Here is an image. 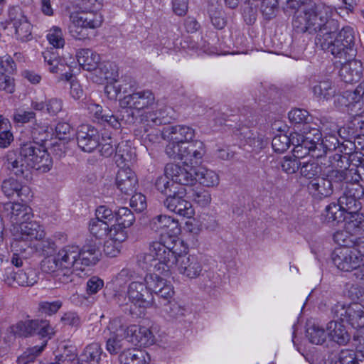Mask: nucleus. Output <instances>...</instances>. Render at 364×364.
I'll return each mask as SVG.
<instances>
[{"mask_svg": "<svg viewBox=\"0 0 364 364\" xmlns=\"http://www.w3.org/2000/svg\"><path fill=\"white\" fill-rule=\"evenodd\" d=\"M314 95L323 100H329L334 96L336 88L330 80H323L318 82L313 87Z\"/></svg>", "mask_w": 364, "mask_h": 364, "instance_id": "47", "label": "nucleus"}, {"mask_svg": "<svg viewBox=\"0 0 364 364\" xmlns=\"http://www.w3.org/2000/svg\"><path fill=\"white\" fill-rule=\"evenodd\" d=\"M327 331L331 338L340 345H344L350 341V334L346 327L337 321H330Z\"/></svg>", "mask_w": 364, "mask_h": 364, "instance_id": "37", "label": "nucleus"}, {"mask_svg": "<svg viewBox=\"0 0 364 364\" xmlns=\"http://www.w3.org/2000/svg\"><path fill=\"white\" fill-rule=\"evenodd\" d=\"M346 214L337 203H332L327 205L321 215L323 223L334 225L344 220Z\"/></svg>", "mask_w": 364, "mask_h": 364, "instance_id": "41", "label": "nucleus"}, {"mask_svg": "<svg viewBox=\"0 0 364 364\" xmlns=\"http://www.w3.org/2000/svg\"><path fill=\"white\" fill-rule=\"evenodd\" d=\"M331 364H364V360H358L352 350H342L333 356Z\"/></svg>", "mask_w": 364, "mask_h": 364, "instance_id": "48", "label": "nucleus"}, {"mask_svg": "<svg viewBox=\"0 0 364 364\" xmlns=\"http://www.w3.org/2000/svg\"><path fill=\"white\" fill-rule=\"evenodd\" d=\"M335 174H339L341 178H346V182L359 183L360 180L364 181V164L359 168H352L351 170L343 172V173L336 172Z\"/></svg>", "mask_w": 364, "mask_h": 364, "instance_id": "62", "label": "nucleus"}, {"mask_svg": "<svg viewBox=\"0 0 364 364\" xmlns=\"http://www.w3.org/2000/svg\"><path fill=\"white\" fill-rule=\"evenodd\" d=\"M345 191L338 200V205L346 215L355 213L361 208L360 199L364 196L363 187L357 183L346 182Z\"/></svg>", "mask_w": 364, "mask_h": 364, "instance_id": "8", "label": "nucleus"}, {"mask_svg": "<svg viewBox=\"0 0 364 364\" xmlns=\"http://www.w3.org/2000/svg\"><path fill=\"white\" fill-rule=\"evenodd\" d=\"M78 147L84 152L91 153L100 144L98 130L90 124L80 125L76 132Z\"/></svg>", "mask_w": 364, "mask_h": 364, "instance_id": "16", "label": "nucleus"}, {"mask_svg": "<svg viewBox=\"0 0 364 364\" xmlns=\"http://www.w3.org/2000/svg\"><path fill=\"white\" fill-rule=\"evenodd\" d=\"M114 158L118 166L131 162L134 159V152L127 141H122L117 145Z\"/></svg>", "mask_w": 364, "mask_h": 364, "instance_id": "46", "label": "nucleus"}, {"mask_svg": "<svg viewBox=\"0 0 364 364\" xmlns=\"http://www.w3.org/2000/svg\"><path fill=\"white\" fill-rule=\"evenodd\" d=\"M1 190L8 198L14 197L15 195L19 198H26L27 195L30 193L28 186H23L21 182L12 177L3 181Z\"/></svg>", "mask_w": 364, "mask_h": 364, "instance_id": "30", "label": "nucleus"}, {"mask_svg": "<svg viewBox=\"0 0 364 364\" xmlns=\"http://www.w3.org/2000/svg\"><path fill=\"white\" fill-rule=\"evenodd\" d=\"M9 21L15 29V35L18 40L26 42L32 39V25L20 7L9 8Z\"/></svg>", "mask_w": 364, "mask_h": 364, "instance_id": "12", "label": "nucleus"}, {"mask_svg": "<svg viewBox=\"0 0 364 364\" xmlns=\"http://www.w3.org/2000/svg\"><path fill=\"white\" fill-rule=\"evenodd\" d=\"M150 227L155 232L162 230L168 235L176 234L179 230L178 222L165 215L154 217L151 220Z\"/></svg>", "mask_w": 364, "mask_h": 364, "instance_id": "29", "label": "nucleus"}, {"mask_svg": "<svg viewBox=\"0 0 364 364\" xmlns=\"http://www.w3.org/2000/svg\"><path fill=\"white\" fill-rule=\"evenodd\" d=\"M36 320L21 321L12 327V332L20 337H27L35 333Z\"/></svg>", "mask_w": 364, "mask_h": 364, "instance_id": "56", "label": "nucleus"}, {"mask_svg": "<svg viewBox=\"0 0 364 364\" xmlns=\"http://www.w3.org/2000/svg\"><path fill=\"white\" fill-rule=\"evenodd\" d=\"M238 137L243 145H248L253 151H259L263 149L267 144L263 134L259 133L255 129H252L248 127H242L238 131Z\"/></svg>", "mask_w": 364, "mask_h": 364, "instance_id": "25", "label": "nucleus"}, {"mask_svg": "<svg viewBox=\"0 0 364 364\" xmlns=\"http://www.w3.org/2000/svg\"><path fill=\"white\" fill-rule=\"evenodd\" d=\"M68 32L75 39L84 40L90 38V31L99 28L102 16L95 12L80 13L71 16Z\"/></svg>", "mask_w": 364, "mask_h": 364, "instance_id": "4", "label": "nucleus"}, {"mask_svg": "<svg viewBox=\"0 0 364 364\" xmlns=\"http://www.w3.org/2000/svg\"><path fill=\"white\" fill-rule=\"evenodd\" d=\"M199 182L200 184L206 187H213L219 184V176L213 171L204 167L196 168L195 170V183Z\"/></svg>", "mask_w": 364, "mask_h": 364, "instance_id": "38", "label": "nucleus"}, {"mask_svg": "<svg viewBox=\"0 0 364 364\" xmlns=\"http://www.w3.org/2000/svg\"><path fill=\"white\" fill-rule=\"evenodd\" d=\"M102 349L97 343L87 345L77 358L78 364H100Z\"/></svg>", "mask_w": 364, "mask_h": 364, "instance_id": "36", "label": "nucleus"}, {"mask_svg": "<svg viewBox=\"0 0 364 364\" xmlns=\"http://www.w3.org/2000/svg\"><path fill=\"white\" fill-rule=\"evenodd\" d=\"M333 238L339 247L353 248L358 237L344 226L343 229L338 230L333 234Z\"/></svg>", "mask_w": 364, "mask_h": 364, "instance_id": "45", "label": "nucleus"}, {"mask_svg": "<svg viewBox=\"0 0 364 364\" xmlns=\"http://www.w3.org/2000/svg\"><path fill=\"white\" fill-rule=\"evenodd\" d=\"M339 76L346 83H353L358 81L361 77V72L358 70V63L355 61H345L340 68Z\"/></svg>", "mask_w": 364, "mask_h": 364, "instance_id": "39", "label": "nucleus"}, {"mask_svg": "<svg viewBox=\"0 0 364 364\" xmlns=\"http://www.w3.org/2000/svg\"><path fill=\"white\" fill-rule=\"evenodd\" d=\"M334 318L346 321L357 331H364V306L355 302L346 305L338 302L331 308Z\"/></svg>", "mask_w": 364, "mask_h": 364, "instance_id": "6", "label": "nucleus"}, {"mask_svg": "<svg viewBox=\"0 0 364 364\" xmlns=\"http://www.w3.org/2000/svg\"><path fill=\"white\" fill-rule=\"evenodd\" d=\"M109 336L107 338L106 350L111 355L120 354L127 350V326L124 325L119 318L112 320L108 326Z\"/></svg>", "mask_w": 364, "mask_h": 364, "instance_id": "7", "label": "nucleus"}, {"mask_svg": "<svg viewBox=\"0 0 364 364\" xmlns=\"http://www.w3.org/2000/svg\"><path fill=\"white\" fill-rule=\"evenodd\" d=\"M14 281L20 286L30 287L34 285L38 280V271L29 267L23 270L14 272Z\"/></svg>", "mask_w": 364, "mask_h": 364, "instance_id": "40", "label": "nucleus"}, {"mask_svg": "<svg viewBox=\"0 0 364 364\" xmlns=\"http://www.w3.org/2000/svg\"><path fill=\"white\" fill-rule=\"evenodd\" d=\"M306 336L311 343L316 345L322 344L326 338L325 330L316 324L308 325Z\"/></svg>", "mask_w": 364, "mask_h": 364, "instance_id": "52", "label": "nucleus"}, {"mask_svg": "<svg viewBox=\"0 0 364 364\" xmlns=\"http://www.w3.org/2000/svg\"><path fill=\"white\" fill-rule=\"evenodd\" d=\"M168 141L169 142L165 149V152L167 156L175 160H183L184 159V153H183V150H184L186 145L181 143H178L174 140Z\"/></svg>", "mask_w": 364, "mask_h": 364, "instance_id": "57", "label": "nucleus"}, {"mask_svg": "<svg viewBox=\"0 0 364 364\" xmlns=\"http://www.w3.org/2000/svg\"><path fill=\"white\" fill-rule=\"evenodd\" d=\"M52 164L47 151L41 144L31 141L21 146L18 155L9 151L4 164L11 173L27 180L31 178V169L46 173L50 170Z\"/></svg>", "mask_w": 364, "mask_h": 364, "instance_id": "3", "label": "nucleus"}, {"mask_svg": "<svg viewBox=\"0 0 364 364\" xmlns=\"http://www.w3.org/2000/svg\"><path fill=\"white\" fill-rule=\"evenodd\" d=\"M154 103L155 97L150 90L134 92L119 100L120 107H129L136 112L149 109Z\"/></svg>", "mask_w": 364, "mask_h": 364, "instance_id": "17", "label": "nucleus"}, {"mask_svg": "<svg viewBox=\"0 0 364 364\" xmlns=\"http://www.w3.org/2000/svg\"><path fill=\"white\" fill-rule=\"evenodd\" d=\"M338 144L339 140L335 134H326L322 138L321 132L314 129L310 136H305V156L310 154L314 158H320L328 151L337 150Z\"/></svg>", "mask_w": 364, "mask_h": 364, "instance_id": "5", "label": "nucleus"}, {"mask_svg": "<svg viewBox=\"0 0 364 364\" xmlns=\"http://www.w3.org/2000/svg\"><path fill=\"white\" fill-rule=\"evenodd\" d=\"M195 170L193 166L185 164L183 166L174 164H168L165 167V172L173 183L183 186L195 184Z\"/></svg>", "mask_w": 364, "mask_h": 364, "instance_id": "19", "label": "nucleus"}, {"mask_svg": "<svg viewBox=\"0 0 364 364\" xmlns=\"http://www.w3.org/2000/svg\"><path fill=\"white\" fill-rule=\"evenodd\" d=\"M114 215L117 223L110 228L112 235L119 241H125L128 237L127 229L134 224L135 216L127 207H120L114 210Z\"/></svg>", "mask_w": 364, "mask_h": 364, "instance_id": "15", "label": "nucleus"}, {"mask_svg": "<svg viewBox=\"0 0 364 364\" xmlns=\"http://www.w3.org/2000/svg\"><path fill=\"white\" fill-rule=\"evenodd\" d=\"M138 262L143 269L154 267L156 272L164 276L171 272L174 265L179 274L188 279L198 277L203 270L202 264L196 256L177 254L173 247L161 241L151 242L149 253L140 255Z\"/></svg>", "mask_w": 364, "mask_h": 364, "instance_id": "2", "label": "nucleus"}, {"mask_svg": "<svg viewBox=\"0 0 364 364\" xmlns=\"http://www.w3.org/2000/svg\"><path fill=\"white\" fill-rule=\"evenodd\" d=\"M335 266L343 272H351L360 267L363 259L354 248L337 247L331 255Z\"/></svg>", "mask_w": 364, "mask_h": 364, "instance_id": "9", "label": "nucleus"}, {"mask_svg": "<svg viewBox=\"0 0 364 364\" xmlns=\"http://www.w3.org/2000/svg\"><path fill=\"white\" fill-rule=\"evenodd\" d=\"M118 358L120 364H148L150 362L149 353L136 348L124 350Z\"/></svg>", "mask_w": 364, "mask_h": 364, "instance_id": "28", "label": "nucleus"}, {"mask_svg": "<svg viewBox=\"0 0 364 364\" xmlns=\"http://www.w3.org/2000/svg\"><path fill=\"white\" fill-rule=\"evenodd\" d=\"M138 180L135 173L129 167L119 168L116 176L117 188L123 193L129 195L135 191Z\"/></svg>", "mask_w": 364, "mask_h": 364, "instance_id": "24", "label": "nucleus"}, {"mask_svg": "<svg viewBox=\"0 0 364 364\" xmlns=\"http://www.w3.org/2000/svg\"><path fill=\"white\" fill-rule=\"evenodd\" d=\"M331 180L324 177H316L309 181L307 184L309 193L318 200L329 197L333 192Z\"/></svg>", "mask_w": 364, "mask_h": 364, "instance_id": "22", "label": "nucleus"}, {"mask_svg": "<svg viewBox=\"0 0 364 364\" xmlns=\"http://www.w3.org/2000/svg\"><path fill=\"white\" fill-rule=\"evenodd\" d=\"M321 167L317 162L314 161L308 162H301L300 166V173L302 176L311 180L320 177Z\"/></svg>", "mask_w": 364, "mask_h": 364, "instance_id": "53", "label": "nucleus"}, {"mask_svg": "<svg viewBox=\"0 0 364 364\" xmlns=\"http://www.w3.org/2000/svg\"><path fill=\"white\" fill-rule=\"evenodd\" d=\"M305 135H301L298 131L291 133L290 136L279 134L275 136L272 141V146L275 152L282 153L289 147L294 146L293 152L296 156H305L304 147Z\"/></svg>", "mask_w": 364, "mask_h": 364, "instance_id": "11", "label": "nucleus"}, {"mask_svg": "<svg viewBox=\"0 0 364 364\" xmlns=\"http://www.w3.org/2000/svg\"><path fill=\"white\" fill-rule=\"evenodd\" d=\"M162 134L164 139L174 140L178 143L186 145L195 136V131L187 126L176 125L164 128Z\"/></svg>", "mask_w": 364, "mask_h": 364, "instance_id": "23", "label": "nucleus"}, {"mask_svg": "<svg viewBox=\"0 0 364 364\" xmlns=\"http://www.w3.org/2000/svg\"><path fill=\"white\" fill-rule=\"evenodd\" d=\"M186 191L183 188L173 191V193L169 194L164 200V205L171 212L183 217L191 218L194 212L191 202L184 198Z\"/></svg>", "mask_w": 364, "mask_h": 364, "instance_id": "13", "label": "nucleus"}, {"mask_svg": "<svg viewBox=\"0 0 364 364\" xmlns=\"http://www.w3.org/2000/svg\"><path fill=\"white\" fill-rule=\"evenodd\" d=\"M164 311L170 320L181 321L186 316L188 310L176 301H168L165 305Z\"/></svg>", "mask_w": 364, "mask_h": 364, "instance_id": "50", "label": "nucleus"}, {"mask_svg": "<svg viewBox=\"0 0 364 364\" xmlns=\"http://www.w3.org/2000/svg\"><path fill=\"white\" fill-rule=\"evenodd\" d=\"M109 240L104 244V252L107 256L114 257L120 252L122 242L124 241H119L115 237L112 235L111 230H109Z\"/></svg>", "mask_w": 364, "mask_h": 364, "instance_id": "58", "label": "nucleus"}, {"mask_svg": "<svg viewBox=\"0 0 364 364\" xmlns=\"http://www.w3.org/2000/svg\"><path fill=\"white\" fill-rule=\"evenodd\" d=\"M79 65L88 71L95 70L100 60V55L89 48L79 50L76 53Z\"/></svg>", "mask_w": 364, "mask_h": 364, "instance_id": "35", "label": "nucleus"}, {"mask_svg": "<svg viewBox=\"0 0 364 364\" xmlns=\"http://www.w3.org/2000/svg\"><path fill=\"white\" fill-rule=\"evenodd\" d=\"M346 228L351 231L355 235L364 232V215L359 213L346 215L344 220Z\"/></svg>", "mask_w": 364, "mask_h": 364, "instance_id": "42", "label": "nucleus"}, {"mask_svg": "<svg viewBox=\"0 0 364 364\" xmlns=\"http://www.w3.org/2000/svg\"><path fill=\"white\" fill-rule=\"evenodd\" d=\"M288 117L291 124L297 126V129L301 135L310 136L313 129H316L311 127L312 117L305 109H294L289 112Z\"/></svg>", "mask_w": 364, "mask_h": 364, "instance_id": "26", "label": "nucleus"}, {"mask_svg": "<svg viewBox=\"0 0 364 364\" xmlns=\"http://www.w3.org/2000/svg\"><path fill=\"white\" fill-rule=\"evenodd\" d=\"M60 267L67 272L81 270L78 261L80 257V247L77 245H66L61 248L56 254Z\"/></svg>", "mask_w": 364, "mask_h": 364, "instance_id": "18", "label": "nucleus"}, {"mask_svg": "<svg viewBox=\"0 0 364 364\" xmlns=\"http://www.w3.org/2000/svg\"><path fill=\"white\" fill-rule=\"evenodd\" d=\"M338 101L342 105L346 106L351 109L358 107L360 109V105H363V98L361 92L358 88V85L354 90H346L339 97Z\"/></svg>", "mask_w": 364, "mask_h": 364, "instance_id": "43", "label": "nucleus"}, {"mask_svg": "<svg viewBox=\"0 0 364 364\" xmlns=\"http://www.w3.org/2000/svg\"><path fill=\"white\" fill-rule=\"evenodd\" d=\"M4 213L12 223L18 225L30 220L33 216L31 208L20 203L8 202L4 203Z\"/></svg>", "mask_w": 364, "mask_h": 364, "instance_id": "20", "label": "nucleus"}, {"mask_svg": "<svg viewBox=\"0 0 364 364\" xmlns=\"http://www.w3.org/2000/svg\"><path fill=\"white\" fill-rule=\"evenodd\" d=\"M77 356L75 346L64 345L60 350V353L55 355V360L61 364H70Z\"/></svg>", "mask_w": 364, "mask_h": 364, "instance_id": "55", "label": "nucleus"}, {"mask_svg": "<svg viewBox=\"0 0 364 364\" xmlns=\"http://www.w3.org/2000/svg\"><path fill=\"white\" fill-rule=\"evenodd\" d=\"M127 336H131L129 342L134 343L140 346H149L154 343V336L151 331L145 326H127Z\"/></svg>", "mask_w": 364, "mask_h": 364, "instance_id": "27", "label": "nucleus"}, {"mask_svg": "<svg viewBox=\"0 0 364 364\" xmlns=\"http://www.w3.org/2000/svg\"><path fill=\"white\" fill-rule=\"evenodd\" d=\"M183 151L184 153L183 160H184L185 164H198L205 154L203 143L200 141H191L186 145Z\"/></svg>", "mask_w": 364, "mask_h": 364, "instance_id": "31", "label": "nucleus"}, {"mask_svg": "<svg viewBox=\"0 0 364 364\" xmlns=\"http://www.w3.org/2000/svg\"><path fill=\"white\" fill-rule=\"evenodd\" d=\"M128 301L135 307L147 309L152 306L154 298L151 292L146 287L142 278L131 282L127 287Z\"/></svg>", "mask_w": 364, "mask_h": 364, "instance_id": "10", "label": "nucleus"}, {"mask_svg": "<svg viewBox=\"0 0 364 364\" xmlns=\"http://www.w3.org/2000/svg\"><path fill=\"white\" fill-rule=\"evenodd\" d=\"M138 277L132 269L123 268L112 279L111 284L114 292V299L117 304L122 305L124 301L126 300L122 290L127 282L134 281Z\"/></svg>", "mask_w": 364, "mask_h": 364, "instance_id": "21", "label": "nucleus"}, {"mask_svg": "<svg viewBox=\"0 0 364 364\" xmlns=\"http://www.w3.org/2000/svg\"><path fill=\"white\" fill-rule=\"evenodd\" d=\"M142 280L147 289L151 293H155L166 283V280L156 273L146 274L144 278H142Z\"/></svg>", "mask_w": 364, "mask_h": 364, "instance_id": "61", "label": "nucleus"}, {"mask_svg": "<svg viewBox=\"0 0 364 364\" xmlns=\"http://www.w3.org/2000/svg\"><path fill=\"white\" fill-rule=\"evenodd\" d=\"M19 228L21 240H40L45 236L43 228L34 221H26L19 225Z\"/></svg>", "mask_w": 364, "mask_h": 364, "instance_id": "32", "label": "nucleus"}, {"mask_svg": "<svg viewBox=\"0 0 364 364\" xmlns=\"http://www.w3.org/2000/svg\"><path fill=\"white\" fill-rule=\"evenodd\" d=\"M261 11L266 19H272L277 11V0H261Z\"/></svg>", "mask_w": 364, "mask_h": 364, "instance_id": "64", "label": "nucleus"}, {"mask_svg": "<svg viewBox=\"0 0 364 364\" xmlns=\"http://www.w3.org/2000/svg\"><path fill=\"white\" fill-rule=\"evenodd\" d=\"M116 142L110 136L100 137V144L98 147H100V152L101 155L109 157L116 150Z\"/></svg>", "mask_w": 364, "mask_h": 364, "instance_id": "63", "label": "nucleus"}, {"mask_svg": "<svg viewBox=\"0 0 364 364\" xmlns=\"http://www.w3.org/2000/svg\"><path fill=\"white\" fill-rule=\"evenodd\" d=\"M346 155H341V154H335L333 156L330 157V163L333 169L328 171V177L331 178V179L334 180L335 181H343L346 182V178H341L339 177V174H336L335 176L336 172H339V173H343L347 171H350L352 168H349V163L348 161V158L345 157Z\"/></svg>", "mask_w": 364, "mask_h": 364, "instance_id": "33", "label": "nucleus"}, {"mask_svg": "<svg viewBox=\"0 0 364 364\" xmlns=\"http://www.w3.org/2000/svg\"><path fill=\"white\" fill-rule=\"evenodd\" d=\"M110 228L107 221L100 220L97 218L92 219L89 224L90 233L97 239H102L109 236Z\"/></svg>", "mask_w": 364, "mask_h": 364, "instance_id": "49", "label": "nucleus"}, {"mask_svg": "<svg viewBox=\"0 0 364 364\" xmlns=\"http://www.w3.org/2000/svg\"><path fill=\"white\" fill-rule=\"evenodd\" d=\"M331 9L316 4L305 5L297 13L293 27L299 33H317L316 45L336 58L349 61L356 53L355 34L350 26L339 30V23L331 18Z\"/></svg>", "mask_w": 364, "mask_h": 364, "instance_id": "1", "label": "nucleus"}, {"mask_svg": "<svg viewBox=\"0 0 364 364\" xmlns=\"http://www.w3.org/2000/svg\"><path fill=\"white\" fill-rule=\"evenodd\" d=\"M10 127L9 120L0 116V147L6 148L14 141L13 134L8 129Z\"/></svg>", "mask_w": 364, "mask_h": 364, "instance_id": "54", "label": "nucleus"}, {"mask_svg": "<svg viewBox=\"0 0 364 364\" xmlns=\"http://www.w3.org/2000/svg\"><path fill=\"white\" fill-rule=\"evenodd\" d=\"M170 180L171 177L165 173L164 176L158 177L155 181L156 189L167 196L173 193V191H176L173 182H171Z\"/></svg>", "mask_w": 364, "mask_h": 364, "instance_id": "60", "label": "nucleus"}, {"mask_svg": "<svg viewBox=\"0 0 364 364\" xmlns=\"http://www.w3.org/2000/svg\"><path fill=\"white\" fill-rule=\"evenodd\" d=\"M142 124L139 128L135 130L136 135H140L146 146L156 143L162 136V132L152 126L161 124V119L156 117L155 114L147 113L142 116Z\"/></svg>", "mask_w": 364, "mask_h": 364, "instance_id": "14", "label": "nucleus"}, {"mask_svg": "<svg viewBox=\"0 0 364 364\" xmlns=\"http://www.w3.org/2000/svg\"><path fill=\"white\" fill-rule=\"evenodd\" d=\"M31 107L33 110L43 111L46 108V112L51 117L56 116L63 110V102L61 99L53 97L45 102L33 100Z\"/></svg>", "mask_w": 364, "mask_h": 364, "instance_id": "34", "label": "nucleus"}, {"mask_svg": "<svg viewBox=\"0 0 364 364\" xmlns=\"http://www.w3.org/2000/svg\"><path fill=\"white\" fill-rule=\"evenodd\" d=\"M50 130L47 123L36 121L30 131L33 142L41 144L47 141L50 135Z\"/></svg>", "mask_w": 364, "mask_h": 364, "instance_id": "44", "label": "nucleus"}, {"mask_svg": "<svg viewBox=\"0 0 364 364\" xmlns=\"http://www.w3.org/2000/svg\"><path fill=\"white\" fill-rule=\"evenodd\" d=\"M304 156H296V153L293 152L292 156H286L280 161V165L283 171L287 174L296 173L301 165L300 159Z\"/></svg>", "mask_w": 364, "mask_h": 364, "instance_id": "51", "label": "nucleus"}, {"mask_svg": "<svg viewBox=\"0 0 364 364\" xmlns=\"http://www.w3.org/2000/svg\"><path fill=\"white\" fill-rule=\"evenodd\" d=\"M47 39L50 45L55 48H63L65 45V38L63 31L58 26H53L47 34Z\"/></svg>", "mask_w": 364, "mask_h": 364, "instance_id": "59", "label": "nucleus"}]
</instances>
